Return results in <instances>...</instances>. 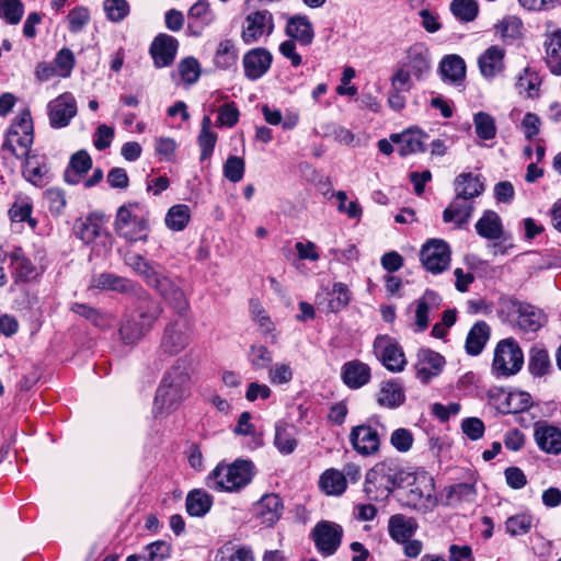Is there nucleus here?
<instances>
[{
	"instance_id": "1",
	"label": "nucleus",
	"mask_w": 561,
	"mask_h": 561,
	"mask_svg": "<svg viewBox=\"0 0 561 561\" xmlns=\"http://www.w3.org/2000/svg\"><path fill=\"white\" fill-rule=\"evenodd\" d=\"M187 364L178 359L164 375L153 402L152 413L156 419L164 417L178 409L188 394Z\"/></svg>"
},
{
	"instance_id": "2",
	"label": "nucleus",
	"mask_w": 561,
	"mask_h": 561,
	"mask_svg": "<svg viewBox=\"0 0 561 561\" xmlns=\"http://www.w3.org/2000/svg\"><path fill=\"white\" fill-rule=\"evenodd\" d=\"M139 296L144 299L131 313L125 316L119 328V335L126 344H134L141 340L163 311L161 305L146 293Z\"/></svg>"
},
{
	"instance_id": "3",
	"label": "nucleus",
	"mask_w": 561,
	"mask_h": 561,
	"mask_svg": "<svg viewBox=\"0 0 561 561\" xmlns=\"http://www.w3.org/2000/svg\"><path fill=\"white\" fill-rule=\"evenodd\" d=\"M34 141L33 121L28 111H23L12 122L2 142L0 154L4 161L14 164L31 153Z\"/></svg>"
},
{
	"instance_id": "4",
	"label": "nucleus",
	"mask_w": 561,
	"mask_h": 561,
	"mask_svg": "<svg viewBox=\"0 0 561 561\" xmlns=\"http://www.w3.org/2000/svg\"><path fill=\"white\" fill-rule=\"evenodd\" d=\"M116 233L128 242L146 241L149 234L148 211L137 202L122 205L114 222Z\"/></svg>"
},
{
	"instance_id": "5",
	"label": "nucleus",
	"mask_w": 561,
	"mask_h": 561,
	"mask_svg": "<svg viewBox=\"0 0 561 561\" xmlns=\"http://www.w3.org/2000/svg\"><path fill=\"white\" fill-rule=\"evenodd\" d=\"M252 478V462L236 460L231 465L219 463L209 473L207 485L216 491L237 492L248 485Z\"/></svg>"
},
{
	"instance_id": "6",
	"label": "nucleus",
	"mask_w": 561,
	"mask_h": 561,
	"mask_svg": "<svg viewBox=\"0 0 561 561\" xmlns=\"http://www.w3.org/2000/svg\"><path fill=\"white\" fill-rule=\"evenodd\" d=\"M499 314L503 322L524 332H536L542 325V314L536 307L513 297L500 299Z\"/></svg>"
},
{
	"instance_id": "7",
	"label": "nucleus",
	"mask_w": 561,
	"mask_h": 561,
	"mask_svg": "<svg viewBox=\"0 0 561 561\" xmlns=\"http://www.w3.org/2000/svg\"><path fill=\"white\" fill-rule=\"evenodd\" d=\"M434 479L426 472L416 473L402 494V504L421 513H428L437 505Z\"/></svg>"
},
{
	"instance_id": "8",
	"label": "nucleus",
	"mask_w": 561,
	"mask_h": 561,
	"mask_svg": "<svg viewBox=\"0 0 561 561\" xmlns=\"http://www.w3.org/2000/svg\"><path fill=\"white\" fill-rule=\"evenodd\" d=\"M523 365L524 353L513 337L503 339L496 344L491 367L495 377L514 376Z\"/></svg>"
},
{
	"instance_id": "9",
	"label": "nucleus",
	"mask_w": 561,
	"mask_h": 561,
	"mask_svg": "<svg viewBox=\"0 0 561 561\" xmlns=\"http://www.w3.org/2000/svg\"><path fill=\"white\" fill-rule=\"evenodd\" d=\"M420 256L423 266L432 274L444 272L450 264L449 245L439 239L426 242L422 247Z\"/></svg>"
},
{
	"instance_id": "10",
	"label": "nucleus",
	"mask_w": 561,
	"mask_h": 561,
	"mask_svg": "<svg viewBox=\"0 0 561 561\" xmlns=\"http://www.w3.org/2000/svg\"><path fill=\"white\" fill-rule=\"evenodd\" d=\"M342 537L343 528L333 522H320L312 529L314 545L323 557H330L336 552Z\"/></svg>"
},
{
	"instance_id": "11",
	"label": "nucleus",
	"mask_w": 561,
	"mask_h": 561,
	"mask_svg": "<svg viewBox=\"0 0 561 561\" xmlns=\"http://www.w3.org/2000/svg\"><path fill=\"white\" fill-rule=\"evenodd\" d=\"M374 351L385 367L391 371H402L407 365L401 346L388 335H379L374 341Z\"/></svg>"
},
{
	"instance_id": "12",
	"label": "nucleus",
	"mask_w": 561,
	"mask_h": 561,
	"mask_svg": "<svg viewBox=\"0 0 561 561\" xmlns=\"http://www.w3.org/2000/svg\"><path fill=\"white\" fill-rule=\"evenodd\" d=\"M274 30L273 15L264 10L250 13L243 22L241 38L250 45L263 36H270Z\"/></svg>"
},
{
	"instance_id": "13",
	"label": "nucleus",
	"mask_w": 561,
	"mask_h": 561,
	"mask_svg": "<svg viewBox=\"0 0 561 561\" xmlns=\"http://www.w3.org/2000/svg\"><path fill=\"white\" fill-rule=\"evenodd\" d=\"M89 288L129 295L145 294V290L136 282L107 272L93 275L90 279Z\"/></svg>"
},
{
	"instance_id": "14",
	"label": "nucleus",
	"mask_w": 561,
	"mask_h": 561,
	"mask_svg": "<svg viewBox=\"0 0 561 561\" xmlns=\"http://www.w3.org/2000/svg\"><path fill=\"white\" fill-rule=\"evenodd\" d=\"M77 114L75 96L65 92L48 103L49 124L53 128H62L69 125Z\"/></svg>"
},
{
	"instance_id": "15",
	"label": "nucleus",
	"mask_w": 561,
	"mask_h": 561,
	"mask_svg": "<svg viewBox=\"0 0 561 561\" xmlns=\"http://www.w3.org/2000/svg\"><path fill=\"white\" fill-rule=\"evenodd\" d=\"M446 360L443 355L430 348H421L416 354L414 365L417 379L423 383L430 382L444 369Z\"/></svg>"
},
{
	"instance_id": "16",
	"label": "nucleus",
	"mask_w": 561,
	"mask_h": 561,
	"mask_svg": "<svg viewBox=\"0 0 561 561\" xmlns=\"http://www.w3.org/2000/svg\"><path fill=\"white\" fill-rule=\"evenodd\" d=\"M350 443L357 454L373 456L379 450L380 436L370 425L360 424L352 427Z\"/></svg>"
},
{
	"instance_id": "17",
	"label": "nucleus",
	"mask_w": 561,
	"mask_h": 561,
	"mask_svg": "<svg viewBox=\"0 0 561 561\" xmlns=\"http://www.w3.org/2000/svg\"><path fill=\"white\" fill-rule=\"evenodd\" d=\"M190 341V325L184 320H175L167 325L161 346L169 354H178L188 345Z\"/></svg>"
},
{
	"instance_id": "18",
	"label": "nucleus",
	"mask_w": 561,
	"mask_h": 561,
	"mask_svg": "<svg viewBox=\"0 0 561 561\" xmlns=\"http://www.w3.org/2000/svg\"><path fill=\"white\" fill-rule=\"evenodd\" d=\"M104 225V216L99 213H92L85 217L78 218L75 221L73 231L77 238L85 244H91L96 239L107 237Z\"/></svg>"
},
{
	"instance_id": "19",
	"label": "nucleus",
	"mask_w": 561,
	"mask_h": 561,
	"mask_svg": "<svg viewBox=\"0 0 561 561\" xmlns=\"http://www.w3.org/2000/svg\"><path fill=\"white\" fill-rule=\"evenodd\" d=\"M407 68L417 80H423L431 71L432 57L428 47L423 43H414L407 49Z\"/></svg>"
},
{
	"instance_id": "20",
	"label": "nucleus",
	"mask_w": 561,
	"mask_h": 561,
	"mask_svg": "<svg viewBox=\"0 0 561 561\" xmlns=\"http://www.w3.org/2000/svg\"><path fill=\"white\" fill-rule=\"evenodd\" d=\"M442 298L433 290H426L422 297L414 301V321L412 330L423 332L430 324V312L440 307Z\"/></svg>"
},
{
	"instance_id": "21",
	"label": "nucleus",
	"mask_w": 561,
	"mask_h": 561,
	"mask_svg": "<svg viewBox=\"0 0 561 561\" xmlns=\"http://www.w3.org/2000/svg\"><path fill=\"white\" fill-rule=\"evenodd\" d=\"M427 135L417 128H409L401 134H392L390 140L397 146L401 157L423 152L426 148Z\"/></svg>"
},
{
	"instance_id": "22",
	"label": "nucleus",
	"mask_w": 561,
	"mask_h": 561,
	"mask_svg": "<svg viewBox=\"0 0 561 561\" xmlns=\"http://www.w3.org/2000/svg\"><path fill=\"white\" fill-rule=\"evenodd\" d=\"M272 54L262 47L253 48L243 56L244 76L249 80H257L262 78L272 65Z\"/></svg>"
},
{
	"instance_id": "23",
	"label": "nucleus",
	"mask_w": 561,
	"mask_h": 561,
	"mask_svg": "<svg viewBox=\"0 0 561 561\" xmlns=\"http://www.w3.org/2000/svg\"><path fill=\"white\" fill-rule=\"evenodd\" d=\"M178 47L179 43L174 37L167 34L158 35L150 46L154 66L162 68L171 65L175 58Z\"/></svg>"
},
{
	"instance_id": "24",
	"label": "nucleus",
	"mask_w": 561,
	"mask_h": 561,
	"mask_svg": "<svg viewBox=\"0 0 561 561\" xmlns=\"http://www.w3.org/2000/svg\"><path fill=\"white\" fill-rule=\"evenodd\" d=\"M538 447L548 454L561 453V430L546 422L536 423L534 432Z\"/></svg>"
},
{
	"instance_id": "25",
	"label": "nucleus",
	"mask_w": 561,
	"mask_h": 561,
	"mask_svg": "<svg viewBox=\"0 0 561 561\" xmlns=\"http://www.w3.org/2000/svg\"><path fill=\"white\" fill-rule=\"evenodd\" d=\"M283 510L282 499L274 493L263 495L255 504V515L266 526L274 525L280 518Z\"/></svg>"
},
{
	"instance_id": "26",
	"label": "nucleus",
	"mask_w": 561,
	"mask_h": 561,
	"mask_svg": "<svg viewBox=\"0 0 561 561\" xmlns=\"http://www.w3.org/2000/svg\"><path fill=\"white\" fill-rule=\"evenodd\" d=\"M505 50L499 46H490L478 58L481 75L492 79L504 70Z\"/></svg>"
},
{
	"instance_id": "27",
	"label": "nucleus",
	"mask_w": 561,
	"mask_h": 561,
	"mask_svg": "<svg viewBox=\"0 0 561 561\" xmlns=\"http://www.w3.org/2000/svg\"><path fill=\"white\" fill-rule=\"evenodd\" d=\"M394 484L391 463L381 461L376 463L366 476L365 492L371 495L373 488L382 486L390 492Z\"/></svg>"
},
{
	"instance_id": "28",
	"label": "nucleus",
	"mask_w": 561,
	"mask_h": 561,
	"mask_svg": "<svg viewBox=\"0 0 561 561\" xmlns=\"http://www.w3.org/2000/svg\"><path fill=\"white\" fill-rule=\"evenodd\" d=\"M156 290L178 314L182 316L190 309L184 291L171 278L163 279Z\"/></svg>"
},
{
	"instance_id": "29",
	"label": "nucleus",
	"mask_w": 561,
	"mask_h": 561,
	"mask_svg": "<svg viewBox=\"0 0 561 561\" xmlns=\"http://www.w3.org/2000/svg\"><path fill=\"white\" fill-rule=\"evenodd\" d=\"M188 16V27L191 30L197 28V31H193L195 35H201L202 31L206 27L215 23L217 16L214 10L210 8V3L208 0H198L194 3L187 13Z\"/></svg>"
},
{
	"instance_id": "30",
	"label": "nucleus",
	"mask_w": 561,
	"mask_h": 561,
	"mask_svg": "<svg viewBox=\"0 0 561 561\" xmlns=\"http://www.w3.org/2000/svg\"><path fill=\"white\" fill-rule=\"evenodd\" d=\"M370 378L369 366L360 360H350L342 367V379L351 389L362 388L369 382Z\"/></svg>"
},
{
	"instance_id": "31",
	"label": "nucleus",
	"mask_w": 561,
	"mask_h": 561,
	"mask_svg": "<svg viewBox=\"0 0 561 561\" xmlns=\"http://www.w3.org/2000/svg\"><path fill=\"white\" fill-rule=\"evenodd\" d=\"M419 525L415 518L408 517L403 514H394L388 520L389 536L396 541H407L417 530Z\"/></svg>"
},
{
	"instance_id": "32",
	"label": "nucleus",
	"mask_w": 561,
	"mask_h": 561,
	"mask_svg": "<svg viewBox=\"0 0 561 561\" xmlns=\"http://www.w3.org/2000/svg\"><path fill=\"white\" fill-rule=\"evenodd\" d=\"M473 213V205L470 199L455 196L450 205L444 210L445 222H455L457 227L467 224Z\"/></svg>"
},
{
	"instance_id": "33",
	"label": "nucleus",
	"mask_w": 561,
	"mask_h": 561,
	"mask_svg": "<svg viewBox=\"0 0 561 561\" xmlns=\"http://www.w3.org/2000/svg\"><path fill=\"white\" fill-rule=\"evenodd\" d=\"M12 276L15 283H26L38 276L36 266L27 259L21 250L10 254Z\"/></svg>"
},
{
	"instance_id": "34",
	"label": "nucleus",
	"mask_w": 561,
	"mask_h": 561,
	"mask_svg": "<svg viewBox=\"0 0 561 561\" xmlns=\"http://www.w3.org/2000/svg\"><path fill=\"white\" fill-rule=\"evenodd\" d=\"M405 396L402 386L396 380H386L380 383L377 402L380 407L393 409L404 402Z\"/></svg>"
},
{
	"instance_id": "35",
	"label": "nucleus",
	"mask_w": 561,
	"mask_h": 561,
	"mask_svg": "<svg viewBox=\"0 0 561 561\" xmlns=\"http://www.w3.org/2000/svg\"><path fill=\"white\" fill-rule=\"evenodd\" d=\"M477 233L488 240H497L503 236L501 217L494 210H485L476 224Z\"/></svg>"
},
{
	"instance_id": "36",
	"label": "nucleus",
	"mask_w": 561,
	"mask_h": 561,
	"mask_svg": "<svg viewBox=\"0 0 561 561\" xmlns=\"http://www.w3.org/2000/svg\"><path fill=\"white\" fill-rule=\"evenodd\" d=\"M286 33L304 46H309L314 37L311 22L307 16L301 15L290 18L286 26Z\"/></svg>"
},
{
	"instance_id": "37",
	"label": "nucleus",
	"mask_w": 561,
	"mask_h": 561,
	"mask_svg": "<svg viewBox=\"0 0 561 561\" xmlns=\"http://www.w3.org/2000/svg\"><path fill=\"white\" fill-rule=\"evenodd\" d=\"M545 60L550 71L561 76V31L550 33L545 41Z\"/></svg>"
},
{
	"instance_id": "38",
	"label": "nucleus",
	"mask_w": 561,
	"mask_h": 561,
	"mask_svg": "<svg viewBox=\"0 0 561 561\" xmlns=\"http://www.w3.org/2000/svg\"><path fill=\"white\" fill-rule=\"evenodd\" d=\"M297 431L291 424L278 422L275 426L274 445L280 454L289 455L297 447Z\"/></svg>"
},
{
	"instance_id": "39",
	"label": "nucleus",
	"mask_w": 561,
	"mask_h": 561,
	"mask_svg": "<svg viewBox=\"0 0 561 561\" xmlns=\"http://www.w3.org/2000/svg\"><path fill=\"white\" fill-rule=\"evenodd\" d=\"M319 486L327 495L337 496L345 492L347 482L344 472L336 469H328L319 480Z\"/></svg>"
},
{
	"instance_id": "40",
	"label": "nucleus",
	"mask_w": 561,
	"mask_h": 561,
	"mask_svg": "<svg viewBox=\"0 0 561 561\" xmlns=\"http://www.w3.org/2000/svg\"><path fill=\"white\" fill-rule=\"evenodd\" d=\"M489 337V325L484 321H479L474 323L466 339V352L472 356L479 355L484 348Z\"/></svg>"
},
{
	"instance_id": "41",
	"label": "nucleus",
	"mask_w": 561,
	"mask_h": 561,
	"mask_svg": "<svg viewBox=\"0 0 561 561\" xmlns=\"http://www.w3.org/2000/svg\"><path fill=\"white\" fill-rule=\"evenodd\" d=\"M494 27L496 34L506 44H512L523 36V21L516 15L504 16Z\"/></svg>"
},
{
	"instance_id": "42",
	"label": "nucleus",
	"mask_w": 561,
	"mask_h": 561,
	"mask_svg": "<svg viewBox=\"0 0 561 561\" xmlns=\"http://www.w3.org/2000/svg\"><path fill=\"white\" fill-rule=\"evenodd\" d=\"M456 195L462 198L472 199L484 191V185L478 175L461 173L455 180Z\"/></svg>"
},
{
	"instance_id": "43",
	"label": "nucleus",
	"mask_w": 561,
	"mask_h": 561,
	"mask_svg": "<svg viewBox=\"0 0 561 561\" xmlns=\"http://www.w3.org/2000/svg\"><path fill=\"white\" fill-rule=\"evenodd\" d=\"M23 162V176L26 181L35 186H43L46 183V175L48 168L44 162H41L34 154L25 157Z\"/></svg>"
},
{
	"instance_id": "44",
	"label": "nucleus",
	"mask_w": 561,
	"mask_h": 561,
	"mask_svg": "<svg viewBox=\"0 0 561 561\" xmlns=\"http://www.w3.org/2000/svg\"><path fill=\"white\" fill-rule=\"evenodd\" d=\"M477 491L473 484L461 482L450 485L446 489V504L448 506H458L462 503L474 501Z\"/></svg>"
},
{
	"instance_id": "45",
	"label": "nucleus",
	"mask_w": 561,
	"mask_h": 561,
	"mask_svg": "<svg viewBox=\"0 0 561 561\" xmlns=\"http://www.w3.org/2000/svg\"><path fill=\"white\" fill-rule=\"evenodd\" d=\"M440 72L445 80L460 82L466 77V64L458 55L446 56L440 62Z\"/></svg>"
},
{
	"instance_id": "46",
	"label": "nucleus",
	"mask_w": 561,
	"mask_h": 561,
	"mask_svg": "<svg viewBox=\"0 0 561 561\" xmlns=\"http://www.w3.org/2000/svg\"><path fill=\"white\" fill-rule=\"evenodd\" d=\"M191 220V209L185 204H176L167 211L164 222L172 231H182Z\"/></svg>"
},
{
	"instance_id": "47",
	"label": "nucleus",
	"mask_w": 561,
	"mask_h": 561,
	"mask_svg": "<svg viewBox=\"0 0 561 561\" xmlns=\"http://www.w3.org/2000/svg\"><path fill=\"white\" fill-rule=\"evenodd\" d=\"M92 167L91 157L85 151L76 152L70 160V169L65 172V180L70 184H76L82 174L87 173Z\"/></svg>"
},
{
	"instance_id": "48",
	"label": "nucleus",
	"mask_w": 561,
	"mask_h": 561,
	"mask_svg": "<svg viewBox=\"0 0 561 561\" xmlns=\"http://www.w3.org/2000/svg\"><path fill=\"white\" fill-rule=\"evenodd\" d=\"M540 79L536 71L525 68L518 76L515 88L520 95L535 98L538 95Z\"/></svg>"
},
{
	"instance_id": "49",
	"label": "nucleus",
	"mask_w": 561,
	"mask_h": 561,
	"mask_svg": "<svg viewBox=\"0 0 561 561\" xmlns=\"http://www.w3.org/2000/svg\"><path fill=\"white\" fill-rule=\"evenodd\" d=\"M211 507V497L199 490L188 493L186 497V511L191 516H204Z\"/></svg>"
},
{
	"instance_id": "50",
	"label": "nucleus",
	"mask_w": 561,
	"mask_h": 561,
	"mask_svg": "<svg viewBox=\"0 0 561 561\" xmlns=\"http://www.w3.org/2000/svg\"><path fill=\"white\" fill-rule=\"evenodd\" d=\"M238 59L237 48L230 39H224L218 44L215 54V64L221 69H228L236 65Z\"/></svg>"
},
{
	"instance_id": "51",
	"label": "nucleus",
	"mask_w": 561,
	"mask_h": 561,
	"mask_svg": "<svg viewBox=\"0 0 561 561\" xmlns=\"http://www.w3.org/2000/svg\"><path fill=\"white\" fill-rule=\"evenodd\" d=\"M533 405L531 396L528 392L515 390L505 397V413H518L528 410Z\"/></svg>"
},
{
	"instance_id": "52",
	"label": "nucleus",
	"mask_w": 561,
	"mask_h": 561,
	"mask_svg": "<svg viewBox=\"0 0 561 561\" xmlns=\"http://www.w3.org/2000/svg\"><path fill=\"white\" fill-rule=\"evenodd\" d=\"M528 369L533 376L541 377L550 369V359L546 350L533 347L529 352Z\"/></svg>"
},
{
	"instance_id": "53",
	"label": "nucleus",
	"mask_w": 561,
	"mask_h": 561,
	"mask_svg": "<svg viewBox=\"0 0 561 561\" xmlns=\"http://www.w3.org/2000/svg\"><path fill=\"white\" fill-rule=\"evenodd\" d=\"M450 11L458 20L471 22L479 13V5L477 0H453Z\"/></svg>"
},
{
	"instance_id": "54",
	"label": "nucleus",
	"mask_w": 561,
	"mask_h": 561,
	"mask_svg": "<svg viewBox=\"0 0 561 561\" xmlns=\"http://www.w3.org/2000/svg\"><path fill=\"white\" fill-rule=\"evenodd\" d=\"M329 295L328 310L330 312L341 311L348 305L351 299L350 290L343 283H335Z\"/></svg>"
},
{
	"instance_id": "55",
	"label": "nucleus",
	"mask_w": 561,
	"mask_h": 561,
	"mask_svg": "<svg viewBox=\"0 0 561 561\" xmlns=\"http://www.w3.org/2000/svg\"><path fill=\"white\" fill-rule=\"evenodd\" d=\"M24 13V5L21 0H0V18L9 24L20 23Z\"/></svg>"
},
{
	"instance_id": "56",
	"label": "nucleus",
	"mask_w": 561,
	"mask_h": 561,
	"mask_svg": "<svg viewBox=\"0 0 561 561\" xmlns=\"http://www.w3.org/2000/svg\"><path fill=\"white\" fill-rule=\"evenodd\" d=\"M474 128L478 137L489 140L495 137L496 127L491 115L479 112L473 117Z\"/></svg>"
},
{
	"instance_id": "57",
	"label": "nucleus",
	"mask_w": 561,
	"mask_h": 561,
	"mask_svg": "<svg viewBox=\"0 0 561 561\" xmlns=\"http://www.w3.org/2000/svg\"><path fill=\"white\" fill-rule=\"evenodd\" d=\"M103 9L106 18L114 23L123 21L130 11L129 3L126 0H104Z\"/></svg>"
},
{
	"instance_id": "58",
	"label": "nucleus",
	"mask_w": 561,
	"mask_h": 561,
	"mask_svg": "<svg viewBox=\"0 0 561 561\" xmlns=\"http://www.w3.org/2000/svg\"><path fill=\"white\" fill-rule=\"evenodd\" d=\"M506 531L511 536H522L527 534L533 526V517L528 514H517L507 518Z\"/></svg>"
},
{
	"instance_id": "59",
	"label": "nucleus",
	"mask_w": 561,
	"mask_h": 561,
	"mask_svg": "<svg viewBox=\"0 0 561 561\" xmlns=\"http://www.w3.org/2000/svg\"><path fill=\"white\" fill-rule=\"evenodd\" d=\"M148 286L157 289L160 284H162L163 279H167L168 276L164 275L161 271V266L159 264L147 261L145 267H141L137 273Z\"/></svg>"
},
{
	"instance_id": "60",
	"label": "nucleus",
	"mask_w": 561,
	"mask_h": 561,
	"mask_svg": "<svg viewBox=\"0 0 561 561\" xmlns=\"http://www.w3.org/2000/svg\"><path fill=\"white\" fill-rule=\"evenodd\" d=\"M244 170V160L237 156H230L224 164V175L232 183H238L243 179Z\"/></svg>"
},
{
	"instance_id": "61",
	"label": "nucleus",
	"mask_w": 561,
	"mask_h": 561,
	"mask_svg": "<svg viewBox=\"0 0 561 561\" xmlns=\"http://www.w3.org/2000/svg\"><path fill=\"white\" fill-rule=\"evenodd\" d=\"M178 69L182 80L187 84L195 83L201 76L199 62L193 57L181 60Z\"/></svg>"
},
{
	"instance_id": "62",
	"label": "nucleus",
	"mask_w": 561,
	"mask_h": 561,
	"mask_svg": "<svg viewBox=\"0 0 561 561\" xmlns=\"http://www.w3.org/2000/svg\"><path fill=\"white\" fill-rule=\"evenodd\" d=\"M32 204L27 201H16L9 210V216L12 221L22 222L27 220L32 227H35L36 222L31 218Z\"/></svg>"
},
{
	"instance_id": "63",
	"label": "nucleus",
	"mask_w": 561,
	"mask_h": 561,
	"mask_svg": "<svg viewBox=\"0 0 561 561\" xmlns=\"http://www.w3.org/2000/svg\"><path fill=\"white\" fill-rule=\"evenodd\" d=\"M249 359L254 369L267 368L272 360V353L263 345L251 346Z\"/></svg>"
},
{
	"instance_id": "64",
	"label": "nucleus",
	"mask_w": 561,
	"mask_h": 561,
	"mask_svg": "<svg viewBox=\"0 0 561 561\" xmlns=\"http://www.w3.org/2000/svg\"><path fill=\"white\" fill-rule=\"evenodd\" d=\"M413 435L407 428H397L390 436L391 445L400 453H407L412 448Z\"/></svg>"
}]
</instances>
